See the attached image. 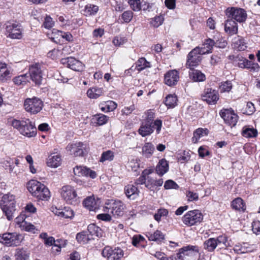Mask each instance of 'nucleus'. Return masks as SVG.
<instances>
[{
	"label": "nucleus",
	"instance_id": "nucleus-1",
	"mask_svg": "<svg viewBox=\"0 0 260 260\" xmlns=\"http://www.w3.org/2000/svg\"><path fill=\"white\" fill-rule=\"evenodd\" d=\"M12 125L19 133L28 138L35 137L37 134V129L35 125L28 119L23 120L14 119Z\"/></svg>",
	"mask_w": 260,
	"mask_h": 260
},
{
	"label": "nucleus",
	"instance_id": "nucleus-2",
	"mask_svg": "<svg viewBox=\"0 0 260 260\" xmlns=\"http://www.w3.org/2000/svg\"><path fill=\"white\" fill-rule=\"evenodd\" d=\"M27 187L32 195L39 200H48L50 198V191L48 188L36 180L29 181Z\"/></svg>",
	"mask_w": 260,
	"mask_h": 260
},
{
	"label": "nucleus",
	"instance_id": "nucleus-3",
	"mask_svg": "<svg viewBox=\"0 0 260 260\" xmlns=\"http://www.w3.org/2000/svg\"><path fill=\"white\" fill-rule=\"evenodd\" d=\"M225 14L229 18L239 23L245 22L247 17L245 10L237 7L228 8L225 10Z\"/></svg>",
	"mask_w": 260,
	"mask_h": 260
},
{
	"label": "nucleus",
	"instance_id": "nucleus-4",
	"mask_svg": "<svg viewBox=\"0 0 260 260\" xmlns=\"http://www.w3.org/2000/svg\"><path fill=\"white\" fill-rule=\"evenodd\" d=\"M0 238V242L7 246H17L23 240V236L17 233H5Z\"/></svg>",
	"mask_w": 260,
	"mask_h": 260
},
{
	"label": "nucleus",
	"instance_id": "nucleus-5",
	"mask_svg": "<svg viewBox=\"0 0 260 260\" xmlns=\"http://www.w3.org/2000/svg\"><path fill=\"white\" fill-rule=\"evenodd\" d=\"M183 222L188 226H191L203 220V215L198 210H194L187 212L182 217Z\"/></svg>",
	"mask_w": 260,
	"mask_h": 260
},
{
	"label": "nucleus",
	"instance_id": "nucleus-6",
	"mask_svg": "<svg viewBox=\"0 0 260 260\" xmlns=\"http://www.w3.org/2000/svg\"><path fill=\"white\" fill-rule=\"evenodd\" d=\"M102 254L107 260H121L124 255V252L119 247L106 246L103 249Z\"/></svg>",
	"mask_w": 260,
	"mask_h": 260
},
{
	"label": "nucleus",
	"instance_id": "nucleus-7",
	"mask_svg": "<svg viewBox=\"0 0 260 260\" xmlns=\"http://www.w3.org/2000/svg\"><path fill=\"white\" fill-rule=\"evenodd\" d=\"M62 198L68 204L75 205L78 202V198L75 189L70 185L63 186L60 192Z\"/></svg>",
	"mask_w": 260,
	"mask_h": 260
},
{
	"label": "nucleus",
	"instance_id": "nucleus-8",
	"mask_svg": "<svg viewBox=\"0 0 260 260\" xmlns=\"http://www.w3.org/2000/svg\"><path fill=\"white\" fill-rule=\"evenodd\" d=\"M226 241V238L223 236H218L216 238H211L204 242V247L208 251L212 252L217 246L220 248L223 247Z\"/></svg>",
	"mask_w": 260,
	"mask_h": 260
},
{
	"label": "nucleus",
	"instance_id": "nucleus-9",
	"mask_svg": "<svg viewBox=\"0 0 260 260\" xmlns=\"http://www.w3.org/2000/svg\"><path fill=\"white\" fill-rule=\"evenodd\" d=\"M42 101L38 98L26 99L24 103V107L26 111L32 114L40 112L43 107Z\"/></svg>",
	"mask_w": 260,
	"mask_h": 260
},
{
	"label": "nucleus",
	"instance_id": "nucleus-10",
	"mask_svg": "<svg viewBox=\"0 0 260 260\" xmlns=\"http://www.w3.org/2000/svg\"><path fill=\"white\" fill-rule=\"evenodd\" d=\"M67 149L75 156H83L87 153L88 146L85 143L78 142L68 145Z\"/></svg>",
	"mask_w": 260,
	"mask_h": 260
},
{
	"label": "nucleus",
	"instance_id": "nucleus-11",
	"mask_svg": "<svg viewBox=\"0 0 260 260\" xmlns=\"http://www.w3.org/2000/svg\"><path fill=\"white\" fill-rule=\"evenodd\" d=\"M202 54L199 51V47L192 49L187 55L186 66L191 69L192 68L198 66L201 61Z\"/></svg>",
	"mask_w": 260,
	"mask_h": 260
},
{
	"label": "nucleus",
	"instance_id": "nucleus-12",
	"mask_svg": "<svg viewBox=\"0 0 260 260\" xmlns=\"http://www.w3.org/2000/svg\"><path fill=\"white\" fill-rule=\"evenodd\" d=\"M220 116L223 119L225 123L231 126H234L238 121V116L234 113L233 110L230 109H222L220 112Z\"/></svg>",
	"mask_w": 260,
	"mask_h": 260
},
{
	"label": "nucleus",
	"instance_id": "nucleus-13",
	"mask_svg": "<svg viewBox=\"0 0 260 260\" xmlns=\"http://www.w3.org/2000/svg\"><path fill=\"white\" fill-rule=\"evenodd\" d=\"M29 79H31L36 85H40L42 81V71L39 64H35L30 66L29 69Z\"/></svg>",
	"mask_w": 260,
	"mask_h": 260
},
{
	"label": "nucleus",
	"instance_id": "nucleus-14",
	"mask_svg": "<svg viewBox=\"0 0 260 260\" xmlns=\"http://www.w3.org/2000/svg\"><path fill=\"white\" fill-rule=\"evenodd\" d=\"M106 208L110 210L114 216H120L123 214L124 204L120 201H111L108 203Z\"/></svg>",
	"mask_w": 260,
	"mask_h": 260
},
{
	"label": "nucleus",
	"instance_id": "nucleus-15",
	"mask_svg": "<svg viewBox=\"0 0 260 260\" xmlns=\"http://www.w3.org/2000/svg\"><path fill=\"white\" fill-rule=\"evenodd\" d=\"M61 62L63 64H66L67 67L77 72L82 71L85 67L80 61L74 57L62 59Z\"/></svg>",
	"mask_w": 260,
	"mask_h": 260
},
{
	"label": "nucleus",
	"instance_id": "nucleus-16",
	"mask_svg": "<svg viewBox=\"0 0 260 260\" xmlns=\"http://www.w3.org/2000/svg\"><path fill=\"white\" fill-rule=\"evenodd\" d=\"M202 100L209 104H215L219 99L218 93L212 88L205 89L202 95Z\"/></svg>",
	"mask_w": 260,
	"mask_h": 260
},
{
	"label": "nucleus",
	"instance_id": "nucleus-17",
	"mask_svg": "<svg viewBox=\"0 0 260 260\" xmlns=\"http://www.w3.org/2000/svg\"><path fill=\"white\" fill-rule=\"evenodd\" d=\"M74 173L79 177H90L91 178H95L96 174L95 171L85 166H76L74 168Z\"/></svg>",
	"mask_w": 260,
	"mask_h": 260
},
{
	"label": "nucleus",
	"instance_id": "nucleus-18",
	"mask_svg": "<svg viewBox=\"0 0 260 260\" xmlns=\"http://www.w3.org/2000/svg\"><path fill=\"white\" fill-rule=\"evenodd\" d=\"M146 114V117L143 121L153 124L155 126L157 134H159L162 126V121L159 119L154 121L155 113L152 110H148Z\"/></svg>",
	"mask_w": 260,
	"mask_h": 260
},
{
	"label": "nucleus",
	"instance_id": "nucleus-19",
	"mask_svg": "<svg viewBox=\"0 0 260 260\" xmlns=\"http://www.w3.org/2000/svg\"><path fill=\"white\" fill-rule=\"evenodd\" d=\"M179 78V73L176 70H171L165 75V83L168 86H174L177 84Z\"/></svg>",
	"mask_w": 260,
	"mask_h": 260
},
{
	"label": "nucleus",
	"instance_id": "nucleus-20",
	"mask_svg": "<svg viewBox=\"0 0 260 260\" xmlns=\"http://www.w3.org/2000/svg\"><path fill=\"white\" fill-rule=\"evenodd\" d=\"M100 203L99 200H95L94 197H88L83 201V205L89 211H95L99 209Z\"/></svg>",
	"mask_w": 260,
	"mask_h": 260
},
{
	"label": "nucleus",
	"instance_id": "nucleus-21",
	"mask_svg": "<svg viewBox=\"0 0 260 260\" xmlns=\"http://www.w3.org/2000/svg\"><path fill=\"white\" fill-rule=\"evenodd\" d=\"M154 128L155 126L151 123L143 121L138 132L142 137H145L151 134L153 132Z\"/></svg>",
	"mask_w": 260,
	"mask_h": 260
},
{
	"label": "nucleus",
	"instance_id": "nucleus-22",
	"mask_svg": "<svg viewBox=\"0 0 260 260\" xmlns=\"http://www.w3.org/2000/svg\"><path fill=\"white\" fill-rule=\"evenodd\" d=\"M232 46L234 49L238 51H244L247 48V43L245 39L239 36L233 39Z\"/></svg>",
	"mask_w": 260,
	"mask_h": 260
},
{
	"label": "nucleus",
	"instance_id": "nucleus-23",
	"mask_svg": "<svg viewBox=\"0 0 260 260\" xmlns=\"http://www.w3.org/2000/svg\"><path fill=\"white\" fill-rule=\"evenodd\" d=\"M225 31L230 35H233L238 32V24L235 21L230 18L225 22L224 24Z\"/></svg>",
	"mask_w": 260,
	"mask_h": 260
},
{
	"label": "nucleus",
	"instance_id": "nucleus-24",
	"mask_svg": "<svg viewBox=\"0 0 260 260\" xmlns=\"http://www.w3.org/2000/svg\"><path fill=\"white\" fill-rule=\"evenodd\" d=\"M18 25L12 24L7 25L6 30L9 33V36L12 39H19L21 36V31L17 28Z\"/></svg>",
	"mask_w": 260,
	"mask_h": 260
},
{
	"label": "nucleus",
	"instance_id": "nucleus-25",
	"mask_svg": "<svg viewBox=\"0 0 260 260\" xmlns=\"http://www.w3.org/2000/svg\"><path fill=\"white\" fill-rule=\"evenodd\" d=\"M216 44L217 43H216L214 40L210 38L207 39L205 40L202 46L199 47V51L202 54L211 53L213 46Z\"/></svg>",
	"mask_w": 260,
	"mask_h": 260
},
{
	"label": "nucleus",
	"instance_id": "nucleus-26",
	"mask_svg": "<svg viewBox=\"0 0 260 260\" xmlns=\"http://www.w3.org/2000/svg\"><path fill=\"white\" fill-rule=\"evenodd\" d=\"M30 252L26 248H17L15 250V260H28Z\"/></svg>",
	"mask_w": 260,
	"mask_h": 260
},
{
	"label": "nucleus",
	"instance_id": "nucleus-27",
	"mask_svg": "<svg viewBox=\"0 0 260 260\" xmlns=\"http://www.w3.org/2000/svg\"><path fill=\"white\" fill-rule=\"evenodd\" d=\"M124 192L126 197L131 200H135L139 195L138 188L133 184H128L125 186Z\"/></svg>",
	"mask_w": 260,
	"mask_h": 260
},
{
	"label": "nucleus",
	"instance_id": "nucleus-28",
	"mask_svg": "<svg viewBox=\"0 0 260 260\" xmlns=\"http://www.w3.org/2000/svg\"><path fill=\"white\" fill-rule=\"evenodd\" d=\"M168 170L169 164L165 159H160L155 168L156 173L160 176L167 173Z\"/></svg>",
	"mask_w": 260,
	"mask_h": 260
},
{
	"label": "nucleus",
	"instance_id": "nucleus-29",
	"mask_svg": "<svg viewBox=\"0 0 260 260\" xmlns=\"http://www.w3.org/2000/svg\"><path fill=\"white\" fill-rule=\"evenodd\" d=\"M181 252H183L185 260L186 256L193 257L198 252V248L194 246H187L181 248Z\"/></svg>",
	"mask_w": 260,
	"mask_h": 260
},
{
	"label": "nucleus",
	"instance_id": "nucleus-30",
	"mask_svg": "<svg viewBox=\"0 0 260 260\" xmlns=\"http://www.w3.org/2000/svg\"><path fill=\"white\" fill-rule=\"evenodd\" d=\"M189 72L190 78L194 82H202L205 80L206 76L200 71L191 69Z\"/></svg>",
	"mask_w": 260,
	"mask_h": 260
},
{
	"label": "nucleus",
	"instance_id": "nucleus-31",
	"mask_svg": "<svg viewBox=\"0 0 260 260\" xmlns=\"http://www.w3.org/2000/svg\"><path fill=\"white\" fill-rule=\"evenodd\" d=\"M87 231L88 233L89 234L88 235L90 237H93V236L101 237L103 235L102 229L95 224H89L88 226Z\"/></svg>",
	"mask_w": 260,
	"mask_h": 260
},
{
	"label": "nucleus",
	"instance_id": "nucleus-32",
	"mask_svg": "<svg viewBox=\"0 0 260 260\" xmlns=\"http://www.w3.org/2000/svg\"><path fill=\"white\" fill-rule=\"evenodd\" d=\"M52 34L53 36L50 37V38L54 42H56L55 39H58L59 37L66 39L67 41H70L72 40L73 37L70 33H66L61 31H59L56 29H53L52 32Z\"/></svg>",
	"mask_w": 260,
	"mask_h": 260
},
{
	"label": "nucleus",
	"instance_id": "nucleus-33",
	"mask_svg": "<svg viewBox=\"0 0 260 260\" xmlns=\"http://www.w3.org/2000/svg\"><path fill=\"white\" fill-rule=\"evenodd\" d=\"M61 161V159L59 155H51L48 156L47 164L49 167L52 168H57L60 165Z\"/></svg>",
	"mask_w": 260,
	"mask_h": 260
},
{
	"label": "nucleus",
	"instance_id": "nucleus-34",
	"mask_svg": "<svg viewBox=\"0 0 260 260\" xmlns=\"http://www.w3.org/2000/svg\"><path fill=\"white\" fill-rule=\"evenodd\" d=\"M3 212L7 216V218L9 220H11L14 217L15 213V206H11L7 205H4L3 206H1Z\"/></svg>",
	"mask_w": 260,
	"mask_h": 260
},
{
	"label": "nucleus",
	"instance_id": "nucleus-35",
	"mask_svg": "<svg viewBox=\"0 0 260 260\" xmlns=\"http://www.w3.org/2000/svg\"><path fill=\"white\" fill-rule=\"evenodd\" d=\"M233 209L239 211H244L246 209V206L243 203V200L240 198H237L233 200L231 204Z\"/></svg>",
	"mask_w": 260,
	"mask_h": 260
},
{
	"label": "nucleus",
	"instance_id": "nucleus-36",
	"mask_svg": "<svg viewBox=\"0 0 260 260\" xmlns=\"http://www.w3.org/2000/svg\"><path fill=\"white\" fill-rule=\"evenodd\" d=\"M208 133V131L207 128H199L197 129L193 133L192 142L193 143H197L201 137L207 135Z\"/></svg>",
	"mask_w": 260,
	"mask_h": 260
},
{
	"label": "nucleus",
	"instance_id": "nucleus-37",
	"mask_svg": "<svg viewBox=\"0 0 260 260\" xmlns=\"http://www.w3.org/2000/svg\"><path fill=\"white\" fill-rule=\"evenodd\" d=\"M147 237L149 240L158 243L162 242L165 239V235L159 230H156L153 234L149 233Z\"/></svg>",
	"mask_w": 260,
	"mask_h": 260
},
{
	"label": "nucleus",
	"instance_id": "nucleus-38",
	"mask_svg": "<svg viewBox=\"0 0 260 260\" xmlns=\"http://www.w3.org/2000/svg\"><path fill=\"white\" fill-rule=\"evenodd\" d=\"M15 197L12 194H7L3 197L1 206H3L4 205L15 206Z\"/></svg>",
	"mask_w": 260,
	"mask_h": 260
},
{
	"label": "nucleus",
	"instance_id": "nucleus-39",
	"mask_svg": "<svg viewBox=\"0 0 260 260\" xmlns=\"http://www.w3.org/2000/svg\"><path fill=\"white\" fill-rule=\"evenodd\" d=\"M154 147L151 143H146L142 148V153L147 158L150 157L153 154Z\"/></svg>",
	"mask_w": 260,
	"mask_h": 260
},
{
	"label": "nucleus",
	"instance_id": "nucleus-40",
	"mask_svg": "<svg viewBox=\"0 0 260 260\" xmlns=\"http://www.w3.org/2000/svg\"><path fill=\"white\" fill-rule=\"evenodd\" d=\"M149 67H150V63L147 61L144 57H142L136 62L135 69L140 72Z\"/></svg>",
	"mask_w": 260,
	"mask_h": 260
},
{
	"label": "nucleus",
	"instance_id": "nucleus-41",
	"mask_svg": "<svg viewBox=\"0 0 260 260\" xmlns=\"http://www.w3.org/2000/svg\"><path fill=\"white\" fill-rule=\"evenodd\" d=\"M116 107V103L112 101H107L105 104H103L101 105V110L105 112L113 111Z\"/></svg>",
	"mask_w": 260,
	"mask_h": 260
},
{
	"label": "nucleus",
	"instance_id": "nucleus-42",
	"mask_svg": "<svg viewBox=\"0 0 260 260\" xmlns=\"http://www.w3.org/2000/svg\"><path fill=\"white\" fill-rule=\"evenodd\" d=\"M103 93V89L100 88L93 87L87 90V94L90 99H97Z\"/></svg>",
	"mask_w": 260,
	"mask_h": 260
},
{
	"label": "nucleus",
	"instance_id": "nucleus-43",
	"mask_svg": "<svg viewBox=\"0 0 260 260\" xmlns=\"http://www.w3.org/2000/svg\"><path fill=\"white\" fill-rule=\"evenodd\" d=\"M177 101L175 94H169L166 96L165 103L168 108H174L177 105Z\"/></svg>",
	"mask_w": 260,
	"mask_h": 260
},
{
	"label": "nucleus",
	"instance_id": "nucleus-44",
	"mask_svg": "<svg viewBox=\"0 0 260 260\" xmlns=\"http://www.w3.org/2000/svg\"><path fill=\"white\" fill-rule=\"evenodd\" d=\"M29 80V76H28L27 74L18 76L13 79L14 83L18 85L25 84Z\"/></svg>",
	"mask_w": 260,
	"mask_h": 260
},
{
	"label": "nucleus",
	"instance_id": "nucleus-45",
	"mask_svg": "<svg viewBox=\"0 0 260 260\" xmlns=\"http://www.w3.org/2000/svg\"><path fill=\"white\" fill-rule=\"evenodd\" d=\"M242 134L245 138L255 137L257 135V131L256 129L252 127H244Z\"/></svg>",
	"mask_w": 260,
	"mask_h": 260
},
{
	"label": "nucleus",
	"instance_id": "nucleus-46",
	"mask_svg": "<svg viewBox=\"0 0 260 260\" xmlns=\"http://www.w3.org/2000/svg\"><path fill=\"white\" fill-rule=\"evenodd\" d=\"M98 6L92 4L87 5L84 10V14L87 15H94L98 11Z\"/></svg>",
	"mask_w": 260,
	"mask_h": 260
},
{
	"label": "nucleus",
	"instance_id": "nucleus-47",
	"mask_svg": "<svg viewBox=\"0 0 260 260\" xmlns=\"http://www.w3.org/2000/svg\"><path fill=\"white\" fill-rule=\"evenodd\" d=\"M93 237H90L86 232L83 231L79 233L76 235V239L80 243H87Z\"/></svg>",
	"mask_w": 260,
	"mask_h": 260
},
{
	"label": "nucleus",
	"instance_id": "nucleus-48",
	"mask_svg": "<svg viewBox=\"0 0 260 260\" xmlns=\"http://www.w3.org/2000/svg\"><path fill=\"white\" fill-rule=\"evenodd\" d=\"M169 212L167 209L165 208H160L157 210V212L154 215V219L158 222L161 220V218L168 216Z\"/></svg>",
	"mask_w": 260,
	"mask_h": 260
},
{
	"label": "nucleus",
	"instance_id": "nucleus-49",
	"mask_svg": "<svg viewBox=\"0 0 260 260\" xmlns=\"http://www.w3.org/2000/svg\"><path fill=\"white\" fill-rule=\"evenodd\" d=\"M114 157V152L111 150H108L103 152L100 161L101 162H104L106 160L112 161L113 160Z\"/></svg>",
	"mask_w": 260,
	"mask_h": 260
},
{
	"label": "nucleus",
	"instance_id": "nucleus-50",
	"mask_svg": "<svg viewBox=\"0 0 260 260\" xmlns=\"http://www.w3.org/2000/svg\"><path fill=\"white\" fill-rule=\"evenodd\" d=\"M9 73L6 64L0 62V79L4 80L9 75Z\"/></svg>",
	"mask_w": 260,
	"mask_h": 260
},
{
	"label": "nucleus",
	"instance_id": "nucleus-51",
	"mask_svg": "<svg viewBox=\"0 0 260 260\" xmlns=\"http://www.w3.org/2000/svg\"><path fill=\"white\" fill-rule=\"evenodd\" d=\"M131 8L134 11H139L141 9L140 0H127Z\"/></svg>",
	"mask_w": 260,
	"mask_h": 260
},
{
	"label": "nucleus",
	"instance_id": "nucleus-52",
	"mask_svg": "<svg viewBox=\"0 0 260 260\" xmlns=\"http://www.w3.org/2000/svg\"><path fill=\"white\" fill-rule=\"evenodd\" d=\"M164 187L166 189H178L179 187L178 185L174 181L172 180H168L165 182Z\"/></svg>",
	"mask_w": 260,
	"mask_h": 260
},
{
	"label": "nucleus",
	"instance_id": "nucleus-53",
	"mask_svg": "<svg viewBox=\"0 0 260 260\" xmlns=\"http://www.w3.org/2000/svg\"><path fill=\"white\" fill-rule=\"evenodd\" d=\"M164 18L161 15L155 17L151 21V24L154 27H158L162 23Z\"/></svg>",
	"mask_w": 260,
	"mask_h": 260
},
{
	"label": "nucleus",
	"instance_id": "nucleus-54",
	"mask_svg": "<svg viewBox=\"0 0 260 260\" xmlns=\"http://www.w3.org/2000/svg\"><path fill=\"white\" fill-rule=\"evenodd\" d=\"M232 88V84L231 81H227L221 84L220 89L221 92H229Z\"/></svg>",
	"mask_w": 260,
	"mask_h": 260
},
{
	"label": "nucleus",
	"instance_id": "nucleus-55",
	"mask_svg": "<svg viewBox=\"0 0 260 260\" xmlns=\"http://www.w3.org/2000/svg\"><path fill=\"white\" fill-rule=\"evenodd\" d=\"M95 117L97 123L100 125L105 124L108 121L109 118L108 117L103 114H98Z\"/></svg>",
	"mask_w": 260,
	"mask_h": 260
},
{
	"label": "nucleus",
	"instance_id": "nucleus-56",
	"mask_svg": "<svg viewBox=\"0 0 260 260\" xmlns=\"http://www.w3.org/2000/svg\"><path fill=\"white\" fill-rule=\"evenodd\" d=\"M255 111L254 105L251 102H248L246 105L244 113L248 115H252Z\"/></svg>",
	"mask_w": 260,
	"mask_h": 260
},
{
	"label": "nucleus",
	"instance_id": "nucleus-57",
	"mask_svg": "<svg viewBox=\"0 0 260 260\" xmlns=\"http://www.w3.org/2000/svg\"><path fill=\"white\" fill-rule=\"evenodd\" d=\"M145 186L148 189L152 190L155 187V179L150 176L146 177Z\"/></svg>",
	"mask_w": 260,
	"mask_h": 260
},
{
	"label": "nucleus",
	"instance_id": "nucleus-58",
	"mask_svg": "<svg viewBox=\"0 0 260 260\" xmlns=\"http://www.w3.org/2000/svg\"><path fill=\"white\" fill-rule=\"evenodd\" d=\"M133 13L131 11H125L123 14H122L121 17L122 19L123 20V21L126 22L128 23L131 21L132 20L133 16Z\"/></svg>",
	"mask_w": 260,
	"mask_h": 260
},
{
	"label": "nucleus",
	"instance_id": "nucleus-59",
	"mask_svg": "<svg viewBox=\"0 0 260 260\" xmlns=\"http://www.w3.org/2000/svg\"><path fill=\"white\" fill-rule=\"evenodd\" d=\"M252 230L254 233L256 235L260 234V221L256 220L253 221L252 223Z\"/></svg>",
	"mask_w": 260,
	"mask_h": 260
},
{
	"label": "nucleus",
	"instance_id": "nucleus-60",
	"mask_svg": "<svg viewBox=\"0 0 260 260\" xmlns=\"http://www.w3.org/2000/svg\"><path fill=\"white\" fill-rule=\"evenodd\" d=\"M43 25L46 28H50L54 25V21L50 16H47L44 22Z\"/></svg>",
	"mask_w": 260,
	"mask_h": 260
},
{
	"label": "nucleus",
	"instance_id": "nucleus-61",
	"mask_svg": "<svg viewBox=\"0 0 260 260\" xmlns=\"http://www.w3.org/2000/svg\"><path fill=\"white\" fill-rule=\"evenodd\" d=\"M21 228L28 232L32 231L35 229V226L33 224L28 223L27 221L23 222Z\"/></svg>",
	"mask_w": 260,
	"mask_h": 260
},
{
	"label": "nucleus",
	"instance_id": "nucleus-62",
	"mask_svg": "<svg viewBox=\"0 0 260 260\" xmlns=\"http://www.w3.org/2000/svg\"><path fill=\"white\" fill-rule=\"evenodd\" d=\"M26 215L25 214L21 213L19 216L15 219V221L17 224L19 225L20 227H21V224H22L23 222H25V218L26 217Z\"/></svg>",
	"mask_w": 260,
	"mask_h": 260
},
{
	"label": "nucleus",
	"instance_id": "nucleus-63",
	"mask_svg": "<svg viewBox=\"0 0 260 260\" xmlns=\"http://www.w3.org/2000/svg\"><path fill=\"white\" fill-rule=\"evenodd\" d=\"M186 196L189 201H197L199 199L198 194L191 191H188L187 192Z\"/></svg>",
	"mask_w": 260,
	"mask_h": 260
},
{
	"label": "nucleus",
	"instance_id": "nucleus-64",
	"mask_svg": "<svg viewBox=\"0 0 260 260\" xmlns=\"http://www.w3.org/2000/svg\"><path fill=\"white\" fill-rule=\"evenodd\" d=\"M59 52V50L54 48L49 51L47 55L49 57H50L52 59H55L57 56H58Z\"/></svg>",
	"mask_w": 260,
	"mask_h": 260
}]
</instances>
